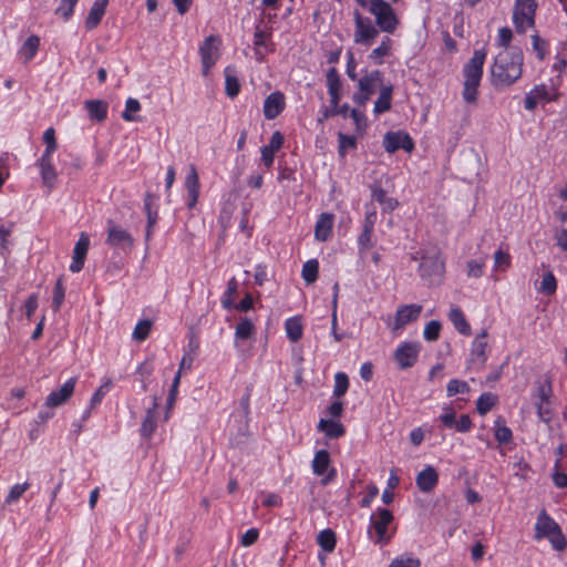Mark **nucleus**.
<instances>
[{
  "mask_svg": "<svg viewBox=\"0 0 567 567\" xmlns=\"http://www.w3.org/2000/svg\"><path fill=\"white\" fill-rule=\"evenodd\" d=\"M65 297V289L62 284V279L59 278L54 286L52 307L54 311H58L63 303Z\"/></svg>",
  "mask_w": 567,
  "mask_h": 567,
  "instance_id": "52",
  "label": "nucleus"
},
{
  "mask_svg": "<svg viewBox=\"0 0 567 567\" xmlns=\"http://www.w3.org/2000/svg\"><path fill=\"white\" fill-rule=\"evenodd\" d=\"M494 264L497 269H506L511 265L509 254L498 249L494 254Z\"/></svg>",
  "mask_w": 567,
  "mask_h": 567,
  "instance_id": "59",
  "label": "nucleus"
},
{
  "mask_svg": "<svg viewBox=\"0 0 567 567\" xmlns=\"http://www.w3.org/2000/svg\"><path fill=\"white\" fill-rule=\"evenodd\" d=\"M225 76V92L226 94L234 99L239 94L240 91V84L236 75L230 73V69L227 68Z\"/></svg>",
  "mask_w": 567,
  "mask_h": 567,
  "instance_id": "37",
  "label": "nucleus"
},
{
  "mask_svg": "<svg viewBox=\"0 0 567 567\" xmlns=\"http://www.w3.org/2000/svg\"><path fill=\"white\" fill-rule=\"evenodd\" d=\"M156 408L157 402L156 399H154L153 404L151 408L147 409L145 417L141 425V435L144 437H151L156 429Z\"/></svg>",
  "mask_w": 567,
  "mask_h": 567,
  "instance_id": "27",
  "label": "nucleus"
},
{
  "mask_svg": "<svg viewBox=\"0 0 567 567\" xmlns=\"http://www.w3.org/2000/svg\"><path fill=\"white\" fill-rule=\"evenodd\" d=\"M339 140V155L344 157L348 150L355 148L357 140L354 136H350L343 133L338 134Z\"/></svg>",
  "mask_w": 567,
  "mask_h": 567,
  "instance_id": "48",
  "label": "nucleus"
},
{
  "mask_svg": "<svg viewBox=\"0 0 567 567\" xmlns=\"http://www.w3.org/2000/svg\"><path fill=\"white\" fill-rule=\"evenodd\" d=\"M441 328L442 324L437 320L427 322L423 331L424 339L430 342L436 341L440 337Z\"/></svg>",
  "mask_w": 567,
  "mask_h": 567,
  "instance_id": "47",
  "label": "nucleus"
},
{
  "mask_svg": "<svg viewBox=\"0 0 567 567\" xmlns=\"http://www.w3.org/2000/svg\"><path fill=\"white\" fill-rule=\"evenodd\" d=\"M259 532L256 528L248 529L243 536L240 544L245 547L251 546L258 539Z\"/></svg>",
  "mask_w": 567,
  "mask_h": 567,
  "instance_id": "61",
  "label": "nucleus"
},
{
  "mask_svg": "<svg viewBox=\"0 0 567 567\" xmlns=\"http://www.w3.org/2000/svg\"><path fill=\"white\" fill-rule=\"evenodd\" d=\"M484 262L480 260H470L467 262V275L470 277L478 278L483 274Z\"/></svg>",
  "mask_w": 567,
  "mask_h": 567,
  "instance_id": "60",
  "label": "nucleus"
},
{
  "mask_svg": "<svg viewBox=\"0 0 567 567\" xmlns=\"http://www.w3.org/2000/svg\"><path fill=\"white\" fill-rule=\"evenodd\" d=\"M238 284L235 278H231L227 284L225 296L221 300V305L225 309H231L234 303V295L237 292Z\"/></svg>",
  "mask_w": 567,
  "mask_h": 567,
  "instance_id": "46",
  "label": "nucleus"
},
{
  "mask_svg": "<svg viewBox=\"0 0 567 567\" xmlns=\"http://www.w3.org/2000/svg\"><path fill=\"white\" fill-rule=\"evenodd\" d=\"M524 54L519 48L502 50L491 66V83L496 90L513 85L523 73Z\"/></svg>",
  "mask_w": 567,
  "mask_h": 567,
  "instance_id": "1",
  "label": "nucleus"
},
{
  "mask_svg": "<svg viewBox=\"0 0 567 567\" xmlns=\"http://www.w3.org/2000/svg\"><path fill=\"white\" fill-rule=\"evenodd\" d=\"M107 2L109 0H96L93 3L85 20V27L87 30H92L100 24L103 16L105 14Z\"/></svg>",
  "mask_w": 567,
  "mask_h": 567,
  "instance_id": "22",
  "label": "nucleus"
},
{
  "mask_svg": "<svg viewBox=\"0 0 567 567\" xmlns=\"http://www.w3.org/2000/svg\"><path fill=\"white\" fill-rule=\"evenodd\" d=\"M372 234H373V229L363 227L361 234L358 237V245H359L360 251H365L373 246V244L371 241Z\"/></svg>",
  "mask_w": 567,
  "mask_h": 567,
  "instance_id": "56",
  "label": "nucleus"
},
{
  "mask_svg": "<svg viewBox=\"0 0 567 567\" xmlns=\"http://www.w3.org/2000/svg\"><path fill=\"white\" fill-rule=\"evenodd\" d=\"M90 246V237L86 233H81L79 240L76 241L74 249H73V256H72V262L70 265V270L72 272H79L83 269L84 261L87 255Z\"/></svg>",
  "mask_w": 567,
  "mask_h": 567,
  "instance_id": "15",
  "label": "nucleus"
},
{
  "mask_svg": "<svg viewBox=\"0 0 567 567\" xmlns=\"http://www.w3.org/2000/svg\"><path fill=\"white\" fill-rule=\"evenodd\" d=\"M470 386L465 381L453 379L447 383L446 393L447 396H454L458 393H468Z\"/></svg>",
  "mask_w": 567,
  "mask_h": 567,
  "instance_id": "49",
  "label": "nucleus"
},
{
  "mask_svg": "<svg viewBox=\"0 0 567 567\" xmlns=\"http://www.w3.org/2000/svg\"><path fill=\"white\" fill-rule=\"evenodd\" d=\"M392 86H382L378 100L374 102V113L381 114L391 109Z\"/></svg>",
  "mask_w": 567,
  "mask_h": 567,
  "instance_id": "29",
  "label": "nucleus"
},
{
  "mask_svg": "<svg viewBox=\"0 0 567 567\" xmlns=\"http://www.w3.org/2000/svg\"><path fill=\"white\" fill-rule=\"evenodd\" d=\"M333 215L322 213L315 226V237L319 241H326L332 234Z\"/></svg>",
  "mask_w": 567,
  "mask_h": 567,
  "instance_id": "21",
  "label": "nucleus"
},
{
  "mask_svg": "<svg viewBox=\"0 0 567 567\" xmlns=\"http://www.w3.org/2000/svg\"><path fill=\"white\" fill-rule=\"evenodd\" d=\"M76 380L74 378L69 379L60 389L52 391L47 400V408H56L65 403L74 392Z\"/></svg>",
  "mask_w": 567,
  "mask_h": 567,
  "instance_id": "16",
  "label": "nucleus"
},
{
  "mask_svg": "<svg viewBox=\"0 0 567 567\" xmlns=\"http://www.w3.org/2000/svg\"><path fill=\"white\" fill-rule=\"evenodd\" d=\"M535 539L548 538L556 550H564L567 546L566 538L559 525L546 513L540 511L535 525Z\"/></svg>",
  "mask_w": 567,
  "mask_h": 567,
  "instance_id": "3",
  "label": "nucleus"
},
{
  "mask_svg": "<svg viewBox=\"0 0 567 567\" xmlns=\"http://www.w3.org/2000/svg\"><path fill=\"white\" fill-rule=\"evenodd\" d=\"M537 0H515L513 8V23L515 31L524 34L527 29L535 28Z\"/></svg>",
  "mask_w": 567,
  "mask_h": 567,
  "instance_id": "6",
  "label": "nucleus"
},
{
  "mask_svg": "<svg viewBox=\"0 0 567 567\" xmlns=\"http://www.w3.org/2000/svg\"><path fill=\"white\" fill-rule=\"evenodd\" d=\"M495 440L499 444H508L513 440L512 430L505 425V422L502 417H498L495 421Z\"/></svg>",
  "mask_w": 567,
  "mask_h": 567,
  "instance_id": "34",
  "label": "nucleus"
},
{
  "mask_svg": "<svg viewBox=\"0 0 567 567\" xmlns=\"http://www.w3.org/2000/svg\"><path fill=\"white\" fill-rule=\"evenodd\" d=\"M85 109L90 118L96 122H103L107 116V103L102 100L86 101Z\"/></svg>",
  "mask_w": 567,
  "mask_h": 567,
  "instance_id": "23",
  "label": "nucleus"
},
{
  "mask_svg": "<svg viewBox=\"0 0 567 567\" xmlns=\"http://www.w3.org/2000/svg\"><path fill=\"white\" fill-rule=\"evenodd\" d=\"M285 330L290 341L297 342L302 337V323L299 317H292L286 320Z\"/></svg>",
  "mask_w": 567,
  "mask_h": 567,
  "instance_id": "30",
  "label": "nucleus"
},
{
  "mask_svg": "<svg viewBox=\"0 0 567 567\" xmlns=\"http://www.w3.org/2000/svg\"><path fill=\"white\" fill-rule=\"evenodd\" d=\"M30 487V484L29 483H23V484H16L13 485L10 491H9V494L8 496L6 497V501L4 503L6 504H12V503H16L20 499V497L24 494V492Z\"/></svg>",
  "mask_w": 567,
  "mask_h": 567,
  "instance_id": "51",
  "label": "nucleus"
},
{
  "mask_svg": "<svg viewBox=\"0 0 567 567\" xmlns=\"http://www.w3.org/2000/svg\"><path fill=\"white\" fill-rule=\"evenodd\" d=\"M152 330V321L145 319L137 322L133 330V339L136 341H144Z\"/></svg>",
  "mask_w": 567,
  "mask_h": 567,
  "instance_id": "43",
  "label": "nucleus"
},
{
  "mask_svg": "<svg viewBox=\"0 0 567 567\" xmlns=\"http://www.w3.org/2000/svg\"><path fill=\"white\" fill-rule=\"evenodd\" d=\"M553 394L551 380L548 378L537 389L538 402L550 401Z\"/></svg>",
  "mask_w": 567,
  "mask_h": 567,
  "instance_id": "58",
  "label": "nucleus"
},
{
  "mask_svg": "<svg viewBox=\"0 0 567 567\" xmlns=\"http://www.w3.org/2000/svg\"><path fill=\"white\" fill-rule=\"evenodd\" d=\"M389 567H421V560L408 554L395 557Z\"/></svg>",
  "mask_w": 567,
  "mask_h": 567,
  "instance_id": "45",
  "label": "nucleus"
},
{
  "mask_svg": "<svg viewBox=\"0 0 567 567\" xmlns=\"http://www.w3.org/2000/svg\"><path fill=\"white\" fill-rule=\"evenodd\" d=\"M330 464V455L326 450L317 451L312 461V470L317 475H322Z\"/></svg>",
  "mask_w": 567,
  "mask_h": 567,
  "instance_id": "31",
  "label": "nucleus"
},
{
  "mask_svg": "<svg viewBox=\"0 0 567 567\" xmlns=\"http://www.w3.org/2000/svg\"><path fill=\"white\" fill-rule=\"evenodd\" d=\"M285 95L277 91L269 94L264 102V115L267 120L276 118L285 109Z\"/></svg>",
  "mask_w": 567,
  "mask_h": 567,
  "instance_id": "17",
  "label": "nucleus"
},
{
  "mask_svg": "<svg viewBox=\"0 0 567 567\" xmlns=\"http://www.w3.org/2000/svg\"><path fill=\"white\" fill-rule=\"evenodd\" d=\"M383 147L390 154L399 150H404L410 153L414 148V142L412 137L403 131L388 132L383 137Z\"/></svg>",
  "mask_w": 567,
  "mask_h": 567,
  "instance_id": "12",
  "label": "nucleus"
},
{
  "mask_svg": "<svg viewBox=\"0 0 567 567\" xmlns=\"http://www.w3.org/2000/svg\"><path fill=\"white\" fill-rule=\"evenodd\" d=\"M512 39L513 32L508 27H503L498 30L497 44L498 47L503 48V50L513 48L509 45Z\"/></svg>",
  "mask_w": 567,
  "mask_h": 567,
  "instance_id": "57",
  "label": "nucleus"
},
{
  "mask_svg": "<svg viewBox=\"0 0 567 567\" xmlns=\"http://www.w3.org/2000/svg\"><path fill=\"white\" fill-rule=\"evenodd\" d=\"M354 32L353 42L363 47H371L380 30L370 18L363 17L358 10L353 12Z\"/></svg>",
  "mask_w": 567,
  "mask_h": 567,
  "instance_id": "7",
  "label": "nucleus"
},
{
  "mask_svg": "<svg viewBox=\"0 0 567 567\" xmlns=\"http://www.w3.org/2000/svg\"><path fill=\"white\" fill-rule=\"evenodd\" d=\"M449 319L452 321L454 328L464 336L471 334V327L465 319L463 311L458 307H453L449 312Z\"/></svg>",
  "mask_w": 567,
  "mask_h": 567,
  "instance_id": "25",
  "label": "nucleus"
},
{
  "mask_svg": "<svg viewBox=\"0 0 567 567\" xmlns=\"http://www.w3.org/2000/svg\"><path fill=\"white\" fill-rule=\"evenodd\" d=\"M393 522L392 513L386 508H378L370 517V527L373 528L375 538L374 543L389 544L393 533L389 530V526Z\"/></svg>",
  "mask_w": 567,
  "mask_h": 567,
  "instance_id": "8",
  "label": "nucleus"
},
{
  "mask_svg": "<svg viewBox=\"0 0 567 567\" xmlns=\"http://www.w3.org/2000/svg\"><path fill=\"white\" fill-rule=\"evenodd\" d=\"M79 0H61L55 13L61 16L64 20H69L73 14V10Z\"/></svg>",
  "mask_w": 567,
  "mask_h": 567,
  "instance_id": "53",
  "label": "nucleus"
},
{
  "mask_svg": "<svg viewBox=\"0 0 567 567\" xmlns=\"http://www.w3.org/2000/svg\"><path fill=\"white\" fill-rule=\"evenodd\" d=\"M319 262L317 259H310L302 266L301 276L307 284H313L318 278Z\"/></svg>",
  "mask_w": 567,
  "mask_h": 567,
  "instance_id": "36",
  "label": "nucleus"
},
{
  "mask_svg": "<svg viewBox=\"0 0 567 567\" xmlns=\"http://www.w3.org/2000/svg\"><path fill=\"white\" fill-rule=\"evenodd\" d=\"M439 483L436 470L429 465L416 475V486L423 493H430Z\"/></svg>",
  "mask_w": 567,
  "mask_h": 567,
  "instance_id": "19",
  "label": "nucleus"
},
{
  "mask_svg": "<svg viewBox=\"0 0 567 567\" xmlns=\"http://www.w3.org/2000/svg\"><path fill=\"white\" fill-rule=\"evenodd\" d=\"M282 145H284V135L279 131H276L272 133L269 144L266 146L268 148L272 150L274 152H277L282 147Z\"/></svg>",
  "mask_w": 567,
  "mask_h": 567,
  "instance_id": "63",
  "label": "nucleus"
},
{
  "mask_svg": "<svg viewBox=\"0 0 567 567\" xmlns=\"http://www.w3.org/2000/svg\"><path fill=\"white\" fill-rule=\"evenodd\" d=\"M318 545L327 553H331L336 548V534L332 529L321 530L317 536Z\"/></svg>",
  "mask_w": 567,
  "mask_h": 567,
  "instance_id": "32",
  "label": "nucleus"
},
{
  "mask_svg": "<svg viewBox=\"0 0 567 567\" xmlns=\"http://www.w3.org/2000/svg\"><path fill=\"white\" fill-rule=\"evenodd\" d=\"M419 272L421 278L429 285H439L442 282L445 265L439 250L433 249L422 255Z\"/></svg>",
  "mask_w": 567,
  "mask_h": 567,
  "instance_id": "4",
  "label": "nucleus"
},
{
  "mask_svg": "<svg viewBox=\"0 0 567 567\" xmlns=\"http://www.w3.org/2000/svg\"><path fill=\"white\" fill-rule=\"evenodd\" d=\"M220 44V39L218 35H209L199 47V54L203 64V75L207 76L210 68L218 60V45Z\"/></svg>",
  "mask_w": 567,
  "mask_h": 567,
  "instance_id": "11",
  "label": "nucleus"
},
{
  "mask_svg": "<svg viewBox=\"0 0 567 567\" xmlns=\"http://www.w3.org/2000/svg\"><path fill=\"white\" fill-rule=\"evenodd\" d=\"M536 409H537V415L543 422L549 423L551 421V419L554 416V412L551 409L550 401L537 402Z\"/></svg>",
  "mask_w": 567,
  "mask_h": 567,
  "instance_id": "50",
  "label": "nucleus"
},
{
  "mask_svg": "<svg viewBox=\"0 0 567 567\" xmlns=\"http://www.w3.org/2000/svg\"><path fill=\"white\" fill-rule=\"evenodd\" d=\"M487 331L483 330L472 342L470 363L482 369L487 360Z\"/></svg>",
  "mask_w": 567,
  "mask_h": 567,
  "instance_id": "14",
  "label": "nucleus"
},
{
  "mask_svg": "<svg viewBox=\"0 0 567 567\" xmlns=\"http://www.w3.org/2000/svg\"><path fill=\"white\" fill-rule=\"evenodd\" d=\"M496 403V396L492 393H483L476 401V410L481 415H485Z\"/></svg>",
  "mask_w": 567,
  "mask_h": 567,
  "instance_id": "39",
  "label": "nucleus"
},
{
  "mask_svg": "<svg viewBox=\"0 0 567 567\" xmlns=\"http://www.w3.org/2000/svg\"><path fill=\"white\" fill-rule=\"evenodd\" d=\"M349 388V379L348 375L343 372H338L334 375V388H333V396L339 399L346 394Z\"/></svg>",
  "mask_w": 567,
  "mask_h": 567,
  "instance_id": "41",
  "label": "nucleus"
},
{
  "mask_svg": "<svg viewBox=\"0 0 567 567\" xmlns=\"http://www.w3.org/2000/svg\"><path fill=\"white\" fill-rule=\"evenodd\" d=\"M530 38L533 50L536 52L538 60L543 61L546 56L547 42L537 33L533 34Z\"/></svg>",
  "mask_w": 567,
  "mask_h": 567,
  "instance_id": "54",
  "label": "nucleus"
},
{
  "mask_svg": "<svg viewBox=\"0 0 567 567\" xmlns=\"http://www.w3.org/2000/svg\"><path fill=\"white\" fill-rule=\"evenodd\" d=\"M254 324L250 319L243 318L236 326L235 337L239 340H247L254 332Z\"/></svg>",
  "mask_w": 567,
  "mask_h": 567,
  "instance_id": "40",
  "label": "nucleus"
},
{
  "mask_svg": "<svg viewBox=\"0 0 567 567\" xmlns=\"http://www.w3.org/2000/svg\"><path fill=\"white\" fill-rule=\"evenodd\" d=\"M105 244L124 252L131 251L134 245L132 235L113 220H107V236Z\"/></svg>",
  "mask_w": 567,
  "mask_h": 567,
  "instance_id": "9",
  "label": "nucleus"
},
{
  "mask_svg": "<svg viewBox=\"0 0 567 567\" xmlns=\"http://www.w3.org/2000/svg\"><path fill=\"white\" fill-rule=\"evenodd\" d=\"M318 430L323 432L329 439H338L346 432L344 426L340 422L326 419L319 421Z\"/></svg>",
  "mask_w": 567,
  "mask_h": 567,
  "instance_id": "24",
  "label": "nucleus"
},
{
  "mask_svg": "<svg viewBox=\"0 0 567 567\" xmlns=\"http://www.w3.org/2000/svg\"><path fill=\"white\" fill-rule=\"evenodd\" d=\"M381 80V72L375 70L365 74L359 80V91L368 95H372L375 90L377 83Z\"/></svg>",
  "mask_w": 567,
  "mask_h": 567,
  "instance_id": "28",
  "label": "nucleus"
},
{
  "mask_svg": "<svg viewBox=\"0 0 567 567\" xmlns=\"http://www.w3.org/2000/svg\"><path fill=\"white\" fill-rule=\"evenodd\" d=\"M421 351L419 342H402L393 353V359L400 370L412 368Z\"/></svg>",
  "mask_w": 567,
  "mask_h": 567,
  "instance_id": "10",
  "label": "nucleus"
},
{
  "mask_svg": "<svg viewBox=\"0 0 567 567\" xmlns=\"http://www.w3.org/2000/svg\"><path fill=\"white\" fill-rule=\"evenodd\" d=\"M486 59L485 50H475L472 58L464 65V86L463 99L466 103H475L477 101L478 86L483 75V65Z\"/></svg>",
  "mask_w": 567,
  "mask_h": 567,
  "instance_id": "2",
  "label": "nucleus"
},
{
  "mask_svg": "<svg viewBox=\"0 0 567 567\" xmlns=\"http://www.w3.org/2000/svg\"><path fill=\"white\" fill-rule=\"evenodd\" d=\"M42 183L49 189H52L56 179V172L52 163L38 164Z\"/></svg>",
  "mask_w": 567,
  "mask_h": 567,
  "instance_id": "35",
  "label": "nucleus"
},
{
  "mask_svg": "<svg viewBox=\"0 0 567 567\" xmlns=\"http://www.w3.org/2000/svg\"><path fill=\"white\" fill-rule=\"evenodd\" d=\"M422 309V306L416 303L400 306L395 312V320L392 326V330H401L405 324L417 320Z\"/></svg>",
  "mask_w": 567,
  "mask_h": 567,
  "instance_id": "13",
  "label": "nucleus"
},
{
  "mask_svg": "<svg viewBox=\"0 0 567 567\" xmlns=\"http://www.w3.org/2000/svg\"><path fill=\"white\" fill-rule=\"evenodd\" d=\"M185 187L188 193V208H194L198 202L199 196V178L194 165L189 166V171L185 177Z\"/></svg>",
  "mask_w": 567,
  "mask_h": 567,
  "instance_id": "18",
  "label": "nucleus"
},
{
  "mask_svg": "<svg viewBox=\"0 0 567 567\" xmlns=\"http://www.w3.org/2000/svg\"><path fill=\"white\" fill-rule=\"evenodd\" d=\"M40 45V39L37 35H31L24 42L21 54L23 55L25 62L30 61L37 53Z\"/></svg>",
  "mask_w": 567,
  "mask_h": 567,
  "instance_id": "38",
  "label": "nucleus"
},
{
  "mask_svg": "<svg viewBox=\"0 0 567 567\" xmlns=\"http://www.w3.org/2000/svg\"><path fill=\"white\" fill-rule=\"evenodd\" d=\"M141 110V103L137 99L128 97L125 102V110L122 113V117L126 122L137 121L138 117H135L133 113H136Z\"/></svg>",
  "mask_w": 567,
  "mask_h": 567,
  "instance_id": "42",
  "label": "nucleus"
},
{
  "mask_svg": "<svg viewBox=\"0 0 567 567\" xmlns=\"http://www.w3.org/2000/svg\"><path fill=\"white\" fill-rule=\"evenodd\" d=\"M456 430L461 433H466L472 427V420L467 414L461 415V417L456 421L455 426Z\"/></svg>",
  "mask_w": 567,
  "mask_h": 567,
  "instance_id": "64",
  "label": "nucleus"
},
{
  "mask_svg": "<svg viewBox=\"0 0 567 567\" xmlns=\"http://www.w3.org/2000/svg\"><path fill=\"white\" fill-rule=\"evenodd\" d=\"M556 289H557L556 278H555V276H554V274L551 271H547L543 276V279H542V282H540V287H539V291L545 293V295L550 296V295L556 292Z\"/></svg>",
  "mask_w": 567,
  "mask_h": 567,
  "instance_id": "44",
  "label": "nucleus"
},
{
  "mask_svg": "<svg viewBox=\"0 0 567 567\" xmlns=\"http://www.w3.org/2000/svg\"><path fill=\"white\" fill-rule=\"evenodd\" d=\"M369 12L375 18V25L380 31L392 34L400 21L392 6L385 0H370Z\"/></svg>",
  "mask_w": 567,
  "mask_h": 567,
  "instance_id": "5",
  "label": "nucleus"
},
{
  "mask_svg": "<svg viewBox=\"0 0 567 567\" xmlns=\"http://www.w3.org/2000/svg\"><path fill=\"white\" fill-rule=\"evenodd\" d=\"M392 49V40L389 37H383L380 44L371 51L369 59L375 64L381 65L383 59L390 55Z\"/></svg>",
  "mask_w": 567,
  "mask_h": 567,
  "instance_id": "26",
  "label": "nucleus"
},
{
  "mask_svg": "<svg viewBox=\"0 0 567 567\" xmlns=\"http://www.w3.org/2000/svg\"><path fill=\"white\" fill-rule=\"evenodd\" d=\"M327 86L330 104L337 106L341 99V81L336 68H330L327 71Z\"/></svg>",
  "mask_w": 567,
  "mask_h": 567,
  "instance_id": "20",
  "label": "nucleus"
},
{
  "mask_svg": "<svg viewBox=\"0 0 567 567\" xmlns=\"http://www.w3.org/2000/svg\"><path fill=\"white\" fill-rule=\"evenodd\" d=\"M37 308H38V296L35 293H32L28 297V299L24 303L25 316L28 319H31V317L33 316Z\"/></svg>",
  "mask_w": 567,
  "mask_h": 567,
  "instance_id": "62",
  "label": "nucleus"
},
{
  "mask_svg": "<svg viewBox=\"0 0 567 567\" xmlns=\"http://www.w3.org/2000/svg\"><path fill=\"white\" fill-rule=\"evenodd\" d=\"M112 388V381L111 380H106L92 395L91 398V408H94L96 406L97 404H100L103 400V398L106 395V393L111 390Z\"/></svg>",
  "mask_w": 567,
  "mask_h": 567,
  "instance_id": "55",
  "label": "nucleus"
},
{
  "mask_svg": "<svg viewBox=\"0 0 567 567\" xmlns=\"http://www.w3.org/2000/svg\"><path fill=\"white\" fill-rule=\"evenodd\" d=\"M372 199L383 205V208L390 212L394 210L399 204L396 199L388 197L386 192L381 187L372 188Z\"/></svg>",
  "mask_w": 567,
  "mask_h": 567,
  "instance_id": "33",
  "label": "nucleus"
}]
</instances>
